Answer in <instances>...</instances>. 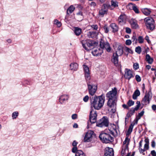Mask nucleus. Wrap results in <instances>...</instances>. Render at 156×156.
Here are the masks:
<instances>
[{
	"label": "nucleus",
	"instance_id": "nucleus-1",
	"mask_svg": "<svg viewBox=\"0 0 156 156\" xmlns=\"http://www.w3.org/2000/svg\"><path fill=\"white\" fill-rule=\"evenodd\" d=\"M91 106L94 108L95 109H100L103 105L105 102V98L102 95L99 96H95L94 98H90Z\"/></svg>",
	"mask_w": 156,
	"mask_h": 156
},
{
	"label": "nucleus",
	"instance_id": "nucleus-2",
	"mask_svg": "<svg viewBox=\"0 0 156 156\" xmlns=\"http://www.w3.org/2000/svg\"><path fill=\"white\" fill-rule=\"evenodd\" d=\"M117 93V89L116 87H114L111 91H109L106 94V97L109 99L107 105L110 108L113 107L116 105L115 96Z\"/></svg>",
	"mask_w": 156,
	"mask_h": 156
},
{
	"label": "nucleus",
	"instance_id": "nucleus-3",
	"mask_svg": "<svg viewBox=\"0 0 156 156\" xmlns=\"http://www.w3.org/2000/svg\"><path fill=\"white\" fill-rule=\"evenodd\" d=\"M99 138L103 142L106 144L112 143L114 141L113 138L109 134L105 132L101 133Z\"/></svg>",
	"mask_w": 156,
	"mask_h": 156
},
{
	"label": "nucleus",
	"instance_id": "nucleus-4",
	"mask_svg": "<svg viewBox=\"0 0 156 156\" xmlns=\"http://www.w3.org/2000/svg\"><path fill=\"white\" fill-rule=\"evenodd\" d=\"M97 116L96 111L91 109L90 113L89 120L87 122V128L88 129L90 128L91 124L94 123L96 122Z\"/></svg>",
	"mask_w": 156,
	"mask_h": 156
},
{
	"label": "nucleus",
	"instance_id": "nucleus-5",
	"mask_svg": "<svg viewBox=\"0 0 156 156\" xmlns=\"http://www.w3.org/2000/svg\"><path fill=\"white\" fill-rule=\"evenodd\" d=\"M145 25L147 28L151 30H153L155 28L154 21L151 17H147L144 19Z\"/></svg>",
	"mask_w": 156,
	"mask_h": 156
},
{
	"label": "nucleus",
	"instance_id": "nucleus-6",
	"mask_svg": "<svg viewBox=\"0 0 156 156\" xmlns=\"http://www.w3.org/2000/svg\"><path fill=\"white\" fill-rule=\"evenodd\" d=\"M109 121L107 117L104 116L97 122V126L98 127H107L108 126Z\"/></svg>",
	"mask_w": 156,
	"mask_h": 156
},
{
	"label": "nucleus",
	"instance_id": "nucleus-7",
	"mask_svg": "<svg viewBox=\"0 0 156 156\" xmlns=\"http://www.w3.org/2000/svg\"><path fill=\"white\" fill-rule=\"evenodd\" d=\"M83 47L87 51L90 50L94 44L93 41L83 40L82 41Z\"/></svg>",
	"mask_w": 156,
	"mask_h": 156
},
{
	"label": "nucleus",
	"instance_id": "nucleus-8",
	"mask_svg": "<svg viewBox=\"0 0 156 156\" xmlns=\"http://www.w3.org/2000/svg\"><path fill=\"white\" fill-rule=\"evenodd\" d=\"M100 46L101 49H105L108 52H111V48L109 44L107 41L102 40L100 42Z\"/></svg>",
	"mask_w": 156,
	"mask_h": 156
},
{
	"label": "nucleus",
	"instance_id": "nucleus-9",
	"mask_svg": "<svg viewBox=\"0 0 156 156\" xmlns=\"http://www.w3.org/2000/svg\"><path fill=\"white\" fill-rule=\"evenodd\" d=\"M95 135L93 131L89 130L86 133L84 138V142H89L91 141L93 137Z\"/></svg>",
	"mask_w": 156,
	"mask_h": 156
},
{
	"label": "nucleus",
	"instance_id": "nucleus-10",
	"mask_svg": "<svg viewBox=\"0 0 156 156\" xmlns=\"http://www.w3.org/2000/svg\"><path fill=\"white\" fill-rule=\"evenodd\" d=\"M88 88L89 94L91 96H93L95 93L97 89V86L93 84L87 83Z\"/></svg>",
	"mask_w": 156,
	"mask_h": 156
},
{
	"label": "nucleus",
	"instance_id": "nucleus-11",
	"mask_svg": "<svg viewBox=\"0 0 156 156\" xmlns=\"http://www.w3.org/2000/svg\"><path fill=\"white\" fill-rule=\"evenodd\" d=\"M113 149L112 148L106 147L105 151L104 156H114Z\"/></svg>",
	"mask_w": 156,
	"mask_h": 156
},
{
	"label": "nucleus",
	"instance_id": "nucleus-12",
	"mask_svg": "<svg viewBox=\"0 0 156 156\" xmlns=\"http://www.w3.org/2000/svg\"><path fill=\"white\" fill-rule=\"evenodd\" d=\"M103 52L102 49L99 48H94L92 51L93 55L96 56L101 55Z\"/></svg>",
	"mask_w": 156,
	"mask_h": 156
},
{
	"label": "nucleus",
	"instance_id": "nucleus-13",
	"mask_svg": "<svg viewBox=\"0 0 156 156\" xmlns=\"http://www.w3.org/2000/svg\"><path fill=\"white\" fill-rule=\"evenodd\" d=\"M124 76L126 79L128 80H129L131 78L134 77L132 72L130 70L127 69L125 70Z\"/></svg>",
	"mask_w": 156,
	"mask_h": 156
},
{
	"label": "nucleus",
	"instance_id": "nucleus-14",
	"mask_svg": "<svg viewBox=\"0 0 156 156\" xmlns=\"http://www.w3.org/2000/svg\"><path fill=\"white\" fill-rule=\"evenodd\" d=\"M118 56V55H117L116 54L113 53L111 61L116 66L119 65Z\"/></svg>",
	"mask_w": 156,
	"mask_h": 156
},
{
	"label": "nucleus",
	"instance_id": "nucleus-15",
	"mask_svg": "<svg viewBox=\"0 0 156 156\" xmlns=\"http://www.w3.org/2000/svg\"><path fill=\"white\" fill-rule=\"evenodd\" d=\"M138 109H136V108H131V109L128 112L126 115L125 117V122L126 123L127 119H128L129 118L131 117L132 115H133L135 113V111H137Z\"/></svg>",
	"mask_w": 156,
	"mask_h": 156
},
{
	"label": "nucleus",
	"instance_id": "nucleus-16",
	"mask_svg": "<svg viewBox=\"0 0 156 156\" xmlns=\"http://www.w3.org/2000/svg\"><path fill=\"white\" fill-rule=\"evenodd\" d=\"M69 97L67 95L63 94L59 97V100L60 104H63L65 103V102L67 101Z\"/></svg>",
	"mask_w": 156,
	"mask_h": 156
},
{
	"label": "nucleus",
	"instance_id": "nucleus-17",
	"mask_svg": "<svg viewBox=\"0 0 156 156\" xmlns=\"http://www.w3.org/2000/svg\"><path fill=\"white\" fill-rule=\"evenodd\" d=\"M126 16L124 15H121L118 19V22L120 25L124 24L126 22Z\"/></svg>",
	"mask_w": 156,
	"mask_h": 156
},
{
	"label": "nucleus",
	"instance_id": "nucleus-18",
	"mask_svg": "<svg viewBox=\"0 0 156 156\" xmlns=\"http://www.w3.org/2000/svg\"><path fill=\"white\" fill-rule=\"evenodd\" d=\"M131 26L134 29H136L139 28L137 24V21L134 19H132L131 20Z\"/></svg>",
	"mask_w": 156,
	"mask_h": 156
},
{
	"label": "nucleus",
	"instance_id": "nucleus-19",
	"mask_svg": "<svg viewBox=\"0 0 156 156\" xmlns=\"http://www.w3.org/2000/svg\"><path fill=\"white\" fill-rule=\"evenodd\" d=\"M150 95L149 93L145 94L143 100V102L147 103L148 104L149 103L150 99Z\"/></svg>",
	"mask_w": 156,
	"mask_h": 156
},
{
	"label": "nucleus",
	"instance_id": "nucleus-20",
	"mask_svg": "<svg viewBox=\"0 0 156 156\" xmlns=\"http://www.w3.org/2000/svg\"><path fill=\"white\" fill-rule=\"evenodd\" d=\"M109 131L110 133L113 136H115L117 134L116 127L115 125H114L112 128H111L110 129H109Z\"/></svg>",
	"mask_w": 156,
	"mask_h": 156
},
{
	"label": "nucleus",
	"instance_id": "nucleus-21",
	"mask_svg": "<svg viewBox=\"0 0 156 156\" xmlns=\"http://www.w3.org/2000/svg\"><path fill=\"white\" fill-rule=\"evenodd\" d=\"M87 35L89 38H94L96 37V33L95 31H89L87 32Z\"/></svg>",
	"mask_w": 156,
	"mask_h": 156
},
{
	"label": "nucleus",
	"instance_id": "nucleus-22",
	"mask_svg": "<svg viewBox=\"0 0 156 156\" xmlns=\"http://www.w3.org/2000/svg\"><path fill=\"white\" fill-rule=\"evenodd\" d=\"M123 52V50L122 48L120 46H119L117 49V50L115 53H114V54H116L117 55L121 56L122 55Z\"/></svg>",
	"mask_w": 156,
	"mask_h": 156
},
{
	"label": "nucleus",
	"instance_id": "nucleus-23",
	"mask_svg": "<svg viewBox=\"0 0 156 156\" xmlns=\"http://www.w3.org/2000/svg\"><path fill=\"white\" fill-rule=\"evenodd\" d=\"M78 64L76 63H73L70 65V68L71 70L76 71L78 68Z\"/></svg>",
	"mask_w": 156,
	"mask_h": 156
},
{
	"label": "nucleus",
	"instance_id": "nucleus-24",
	"mask_svg": "<svg viewBox=\"0 0 156 156\" xmlns=\"http://www.w3.org/2000/svg\"><path fill=\"white\" fill-rule=\"evenodd\" d=\"M129 140H130L128 137L126 138L125 140L123 142V147H125L126 149H128Z\"/></svg>",
	"mask_w": 156,
	"mask_h": 156
},
{
	"label": "nucleus",
	"instance_id": "nucleus-25",
	"mask_svg": "<svg viewBox=\"0 0 156 156\" xmlns=\"http://www.w3.org/2000/svg\"><path fill=\"white\" fill-rule=\"evenodd\" d=\"M146 61L149 64H151L153 61V59L151 57L149 54H147L146 55Z\"/></svg>",
	"mask_w": 156,
	"mask_h": 156
},
{
	"label": "nucleus",
	"instance_id": "nucleus-26",
	"mask_svg": "<svg viewBox=\"0 0 156 156\" xmlns=\"http://www.w3.org/2000/svg\"><path fill=\"white\" fill-rule=\"evenodd\" d=\"M74 33L77 36H79L82 32V29L78 27H75L74 28Z\"/></svg>",
	"mask_w": 156,
	"mask_h": 156
},
{
	"label": "nucleus",
	"instance_id": "nucleus-27",
	"mask_svg": "<svg viewBox=\"0 0 156 156\" xmlns=\"http://www.w3.org/2000/svg\"><path fill=\"white\" fill-rule=\"evenodd\" d=\"M110 26L113 30V32H115L118 31V27L115 23H111L110 25Z\"/></svg>",
	"mask_w": 156,
	"mask_h": 156
},
{
	"label": "nucleus",
	"instance_id": "nucleus-28",
	"mask_svg": "<svg viewBox=\"0 0 156 156\" xmlns=\"http://www.w3.org/2000/svg\"><path fill=\"white\" fill-rule=\"evenodd\" d=\"M140 93L139 90H136L134 92L133 95V98L134 100H136L137 99V97L140 96Z\"/></svg>",
	"mask_w": 156,
	"mask_h": 156
},
{
	"label": "nucleus",
	"instance_id": "nucleus-29",
	"mask_svg": "<svg viewBox=\"0 0 156 156\" xmlns=\"http://www.w3.org/2000/svg\"><path fill=\"white\" fill-rule=\"evenodd\" d=\"M75 9V8L73 5H70L67 10V14H69L71 13L74 11Z\"/></svg>",
	"mask_w": 156,
	"mask_h": 156
},
{
	"label": "nucleus",
	"instance_id": "nucleus-30",
	"mask_svg": "<svg viewBox=\"0 0 156 156\" xmlns=\"http://www.w3.org/2000/svg\"><path fill=\"white\" fill-rule=\"evenodd\" d=\"M142 12L146 16L149 15L151 12L150 10L147 8H145L143 9Z\"/></svg>",
	"mask_w": 156,
	"mask_h": 156
},
{
	"label": "nucleus",
	"instance_id": "nucleus-31",
	"mask_svg": "<svg viewBox=\"0 0 156 156\" xmlns=\"http://www.w3.org/2000/svg\"><path fill=\"white\" fill-rule=\"evenodd\" d=\"M134 126V125L133 123H131L129 126V128L127 132L126 133V135H129L131 133L133 130V129Z\"/></svg>",
	"mask_w": 156,
	"mask_h": 156
},
{
	"label": "nucleus",
	"instance_id": "nucleus-32",
	"mask_svg": "<svg viewBox=\"0 0 156 156\" xmlns=\"http://www.w3.org/2000/svg\"><path fill=\"white\" fill-rule=\"evenodd\" d=\"M75 156H85V154L81 150H78L75 154Z\"/></svg>",
	"mask_w": 156,
	"mask_h": 156
},
{
	"label": "nucleus",
	"instance_id": "nucleus-33",
	"mask_svg": "<svg viewBox=\"0 0 156 156\" xmlns=\"http://www.w3.org/2000/svg\"><path fill=\"white\" fill-rule=\"evenodd\" d=\"M85 77L87 83H88V81H89L90 79V73H85ZM89 83H90L89 82Z\"/></svg>",
	"mask_w": 156,
	"mask_h": 156
},
{
	"label": "nucleus",
	"instance_id": "nucleus-34",
	"mask_svg": "<svg viewBox=\"0 0 156 156\" xmlns=\"http://www.w3.org/2000/svg\"><path fill=\"white\" fill-rule=\"evenodd\" d=\"M107 11L102 8L99 11V14L101 15L102 16H103L104 14H107Z\"/></svg>",
	"mask_w": 156,
	"mask_h": 156
},
{
	"label": "nucleus",
	"instance_id": "nucleus-35",
	"mask_svg": "<svg viewBox=\"0 0 156 156\" xmlns=\"http://www.w3.org/2000/svg\"><path fill=\"white\" fill-rule=\"evenodd\" d=\"M19 113L17 112H14L12 115V117L13 119H16L18 116Z\"/></svg>",
	"mask_w": 156,
	"mask_h": 156
},
{
	"label": "nucleus",
	"instance_id": "nucleus-36",
	"mask_svg": "<svg viewBox=\"0 0 156 156\" xmlns=\"http://www.w3.org/2000/svg\"><path fill=\"white\" fill-rule=\"evenodd\" d=\"M132 42L134 44H136L137 42V39L135 35H133L132 37Z\"/></svg>",
	"mask_w": 156,
	"mask_h": 156
},
{
	"label": "nucleus",
	"instance_id": "nucleus-37",
	"mask_svg": "<svg viewBox=\"0 0 156 156\" xmlns=\"http://www.w3.org/2000/svg\"><path fill=\"white\" fill-rule=\"evenodd\" d=\"M109 6L110 5H109L104 4L102 5L101 8L104 10H105L106 11H108V9Z\"/></svg>",
	"mask_w": 156,
	"mask_h": 156
},
{
	"label": "nucleus",
	"instance_id": "nucleus-38",
	"mask_svg": "<svg viewBox=\"0 0 156 156\" xmlns=\"http://www.w3.org/2000/svg\"><path fill=\"white\" fill-rule=\"evenodd\" d=\"M135 51L137 53L140 54L141 52V48L140 46H138L136 48Z\"/></svg>",
	"mask_w": 156,
	"mask_h": 156
},
{
	"label": "nucleus",
	"instance_id": "nucleus-39",
	"mask_svg": "<svg viewBox=\"0 0 156 156\" xmlns=\"http://www.w3.org/2000/svg\"><path fill=\"white\" fill-rule=\"evenodd\" d=\"M83 66L85 73H89V70L88 67L85 65H83Z\"/></svg>",
	"mask_w": 156,
	"mask_h": 156
},
{
	"label": "nucleus",
	"instance_id": "nucleus-40",
	"mask_svg": "<svg viewBox=\"0 0 156 156\" xmlns=\"http://www.w3.org/2000/svg\"><path fill=\"white\" fill-rule=\"evenodd\" d=\"M128 149H126L125 147H122V150L121 151V155L122 156H124V155L126 154V152L128 150Z\"/></svg>",
	"mask_w": 156,
	"mask_h": 156
},
{
	"label": "nucleus",
	"instance_id": "nucleus-41",
	"mask_svg": "<svg viewBox=\"0 0 156 156\" xmlns=\"http://www.w3.org/2000/svg\"><path fill=\"white\" fill-rule=\"evenodd\" d=\"M54 22V23L56 24L58 27H60L61 26L62 24L60 22H59L58 20H55Z\"/></svg>",
	"mask_w": 156,
	"mask_h": 156
},
{
	"label": "nucleus",
	"instance_id": "nucleus-42",
	"mask_svg": "<svg viewBox=\"0 0 156 156\" xmlns=\"http://www.w3.org/2000/svg\"><path fill=\"white\" fill-rule=\"evenodd\" d=\"M124 49L125 51L126 52H127L129 53L132 54L133 53V51L131 49H130L129 48L126 47H125L124 48Z\"/></svg>",
	"mask_w": 156,
	"mask_h": 156
},
{
	"label": "nucleus",
	"instance_id": "nucleus-43",
	"mask_svg": "<svg viewBox=\"0 0 156 156\" xmlns=\"http://www.w3.org/2000/svg\"><path fill=\"white\" fill-rule=\"evenodd\" d=\"M133 9L136 13H139L140 12L139 10V9L135 5H133Z\"/></svg>",
	"mask_w": 156,
	"mask_h": 156
},
{
	"label": "nucleus",
	"instance_id": "nucleus-44",
	"mask_svg": "<svg viewBox=\"0 0 156 156\" xmlns=\"http://www.w3.org/2000/svg\"><path fill=\"white\" fill-rule=\"evenodd\" d=\"M134 101H132L131 100H129L127 102V104L129 107L133 105L134 104Z\"/></svg>",
	"mask_w": 156,
	"mask_h": 156
},
{
	"label": "nucleus",
	"instance_id": "nucleus-45",
	"mask_svg": "<svg viewBox=\"0 0 156 156\" xmlns=\"http://www.w3.org/2000/svg\"><path fill=\"white\" fill-rule=\"evenodd\" d=\"M138 40L139 43H142L144 42V38L143 37L141 36H139L138 37L137 41Z\"/></svg>",
	"mask_w": 156,
	"mask_h": 156
},
{
	"label": "nucleus",
	"instance_id": "nucleus-46",
	"mask_svg": "<svg viewBox=\"0 0 156 156\" xmlns=\"http://www.w3.org/2000/svg\"><path fill=\"white\" fill-rule=\"evenodd\" d=\"M133 68L134 69L136 70L139 68V64L137 63H136L134 64L133 65Z\"/></svg>",
	"mask_w": 156,
	"mask_h": 156
},
{
	"label": "nucleus",
	"instance_id": "nucleus-47",
	"mask_svg": "<svg viewBox=\"0 0 156 156\" xmlns=\"http://www.w3.org/2000/svg\"><path fill=\"white\" fill-rule=\"evenodd\" d=\"M135 79L136 81L138 82H140L141 80V78L140 76L136 75L135 76Z\"/></svg>",
	"mask_w": 156,
	"mask_h": 156
},
{
	"label": "nucleus",
	"instance_id": "nucleus-48",
	"mask_svg": "<svg viewBox=\"0 0 156 156\" xmlns=\"http://www.w3.org/2000/svg\"><path fill=\"white\" fill-rule=\"evenodd\" d=\"M132 43V41L131 40L128 39L126 41V45H129L131 44Z\"/></svg>",
	"mask_w": 156,
	"mask_h": 156
},
{
	"label": "nucleus",
	"instance_id": "nucleus-49",
	"mask_svg": "<svg viewBox=\"0 0 156 156\" xmlns=\"http://www.w3.org/2000/svg\"><path fill=\"white\" fill-rule=\"evenodd\" d=\"M103 29L104 30L105 32V33H107L109 31V30L106 25H105Z\"/></svg>",
	"mask_w": 156,
	"mask_h": 156
},
{
	"label": "nucleus",
	"instance_id": "nucleus-50",
	"mask_svg": "<svg viewBox=\"0 0 156 156\" xmlns=\"http://www.w3.org/2000/svg\"><path fill=\"white\" fill-rule=\"evenodd\" d=\"M91 26L94 30H96L98 28V26L96 24L92 25Z\"/></svg>",
	"mask_w": 156,
	"mask_h": 156
},
{
	"label": "nucleus",
	"instance_id": "nucleus-51",
	"mask_svg": "<svg viewBox=\"0 0 156 156\" xmlns=\"http://www.w3.org/2000/svg\"><path fill=\"white\" fill-rule=\"evenodd\" d=\"M155 142L154 140H152L151 142V146L152 147L154 148L155 147Z\"/></svg>",
	"mask_w": 156,
	"mask_h": 156
},
{
	"label": "nucleus",
	"instance_id": "nucleus-52",
	"mask_svg": "<svg viewBox=\"0 0 156 156\" xmlns=\"http://www.w3.org/2000/svg\"><path fill=\"white\" fill-rule=\"evenodd\" d=\"M136 104H137V105L136 106L135 108H136V109L138 110L140 106V102L139 101H137L136 102Z\"/></svg>",
	"mask_w": 156,
	"mask_h": 156
},
{
	"label": "nucleus",
	"instance_id": "nucleus-53",
	"mask_svg": "<svg viewBox=\"0 0 156 156\" xmlns=\"http://www.w3.org/2000/svg\"><path fill=\"white\" fill-rule=\"evenodd\" d=\"M77 151L76 147H73L72 149V152L73 153H76Z\"/></svg>",
	"mask_w": 156,
	"mask_h": 156
},
{
	"label": "nucleus",
	"instance_id": "nucleus-54",
	"mask_svg": "<svg viewBox=\"0 0 156 156\" xmlns=\"http://www.w3.org/2000/svg\"><path fill=\"white\" fill-rule=\"evenodd\" d=\"M131 29L128 27L126 28V32L128 34H130L131 33Z\"/></svg>",
	"mask_w": 156,
	"mask_h": 156
},
{
	"label": "nucleus",
	"instance_id": "nucleus-55",
	"mask_svg": "<svg viewBox=\"0 0 156 156\" xmlns=\"http://www.w3.org/2000/svg\"><path fill=\"white\" fill-rule=\"evenodd\" d=\"M89 99V97L87 95L86 96L83 98V100L85 102L87 101Z\"/></svg>",
	"mask_w": 156,
	"mask_h": 156
},
{
	"label": "nucleus",
	"instance_id": "nucleus-56",
	"mask_svg": "<svg viewBox=\"0 0 156 156\" xmlns=\"http://www.w3.org/2000/svg\"><path fill=\"white\" fill-rule=\"evenodd\" d=\"M77 115L76 114H73L72 116V118L73 119H75L77 118Z\"/></svg>",
	"mask_w": 156,
	"mask_h": 156
},
{
	"label": "nucleus",
	"instance_id": "nucleus-57",
	"mask_svg": "<svg viewBox=\"0 0 156 156\" xmlns=\"http://www.w3.org/2000/svg\"><path fill=\"white\" fill-rule=\"evenodd\" d=\"M149 144H145L144 145V149L146 150L148 149H149Z\"/></svg>",
	"mask_w": 156,
	"mask_h": 156
},
{
	"label": "nucleus",
	"instance_id": "nucleus-58",
	"mask_svg": "<svg viewBox=\"0 0 156 156\" xmlns=\"http://www.w3.org/2000/svg\"><path fill=\"white\" fill-rule=\"evenodd\" d=\"M151 154L152 156H156V152L154 150L152 151Z\"/></svg>",
	"mask_w": 156,
	"mask_h": 156
},
{
	"label": "nucleus",
	"instance_id": "nucleus-59",
	"mask_svg": "<svg viewBox=\"0 0 156 156\" xmlns=\"http://www.w3.org/2000/svg\"><path fill=\"white\" fill-rule=\"evenodd\" d=\"M78 144L77 142H76V141L75 140H74L73 141V143H72V145L73 147H76V145L77 144Z\"/></svg>",
	"mask_w": 156,
	"mask_h": 156
},
{
	"label": "nucleus",
	"instance_id": "nucleus-60",
	"mask_svg": "<svg viewBox=\"0 0 156 156\" xmlns=\"http://www.w3.org/2000/svg\"><path fill=\"white\" fill-rule=\"evenodd\" d=\"M90 5L91 6L93 7L94 8L96 6V4L94 2H92L90 4Z\"/></svg>",
	"mask_w": 156,
	"mask_h": 156
},
{
	"label": "nucleus",
	"instance_id": "nucleus-61",
	"mask_svg": "<svg viewBox=\"0 0 156 156\" xmlns=\"http://www.w3.org/2000/svg\"><path fill=\"white\" fill-rule=\"evenodd\" d=\"M111 3H112V5L115 7L118 6V5H117V4L115 2H112Z\"/></svg>",
	"mask_w": 156,
	"mask_h": 156
},
{
	"label": "nucleus",
	"instance_id": "nucleus-62",
	"mask_svg": "<svg viewBox=\"0 0 156 156\" xmlns=\"http://www.w3.org/2000/svg\"><path fill=\"white\" fill-rule=\"evenodd\" d=\"M139 150L140 153L141 154L142 153H143V152H144L145 151V150H146L144 149H142V148H139Z\"/></svg>",
	"mask_w": 156,
	"mask_h": 156
},
{
	"label": "nucleus",
	"instance_id": "nucleus-63",
	"mask_svg": "<svg viewBox=\"0 0 156 156\" xmlns=\"http://www.w3.org/2000/svg\"><path fill=\"white\" fill-rule=\"evenodd\" d=\"M144 113V111L143 110L140 113H139L138 115H139V116L141 117L143 115Z\"/></svg>",
	"mask_w": 156,
	"mask_h": 156
},
{
	"label": "nucleus",
	"instance_id": "nucleus-64",
	"mask_svg": "<svg viewBox=\"0 0 156 156\" xmlns=\"http://www.w3.org/2000/svg\"><path fill=\"white\" fill-rule=\"evenodd\" d=\"M122 107L124 108L127 109H129V106L128 105H127L126 104H123L122 105Z\"/></svg>",
	"mask_w": 156,
	"mask_h": 156
}]
</instances>
